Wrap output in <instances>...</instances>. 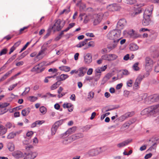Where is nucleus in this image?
Returning a JSON list of instances; mask_svg holds the SVG:
<instances>
[{
	"label": "nucleus",
	"instance_id": "f257e3e1",
	"mask_svg": "<svg viewBox=\"0 0 159 159\" xmlns=\"http://www.w3.org/2000/svg\"><path fill=\"white\" fill-rule=\"evenodd\" d=\"M121 31L120 30H113L110 31L107 34V37L109 39L113 40L114 44L112 45L108 46L109 49H113L115 48L117 45V44L120 38L118 39L120 36Z\"/></svg>",
	"mask_w": 159,
	"mask_h": 159
},
{
	"label": "nucleus",
	"instance_id": "f03ea898",
	"mask_svg": "<svg viewBox=\"0 0 159 159\" xmlns=\"http://www.w3.org/2000/svg\"><path fill=\"white\" fill-rule=\"evenodd\" d=\"M152 12V10L146 9L143 13V19L142 23L144 26L148 25L150 22V17Z\"/></svg>",
	"mask_w": 159,
	"mask_h": 159
},
{
	"label": "nucleus",
	"instance_id": "7ed1b4c3",
	"mask_svg": "<svg viewBox=\"0 0 159 159\" xmlns=\"http://www.w3.org/2000/svg\"><path fill=\"white\" fill-rule=\"evenodd\" d=\"M65 22L61 21L60 19L57 20L53 26H50L49 27L54 32L56 31H59L61 30L63 27Z\"/></svg>",
	"mask_w": 159,
	"mask_h": 159
},
{
	"label": "nucleus",
	"instance_id": "20e7f679",
	"mask_svg": "<svg viewBox=\"0 0 159 159\" xmlns=\"http://www.w3.org/2000/svg\"><path fill=\"white\" fill-rule=\"evenodd\" d=\"M154 95L148 96L147 93H144L141 96L142 100L144 99V102L147 104H149L152 103L156 102V99L154 98Z\"/></svg>",
	"mask_w": 159,
	"mask_h": 159
},
{
	"label": "nucleus",
	"instance_id": "39448f33",
	"mask_svg": "<svg viewBox=\"0 0 159 159\" xmlns=\"http://www.w3.org/2000/svg\"><path fill=\"white\" fill-rule=\"evenodd\" d=\"M70 129H69L65 133L60 135V137L64 139L63 143L67 144L70 143Z\"/></svg>",
	"mask_w": 159,
	"mask_h": 159
},
{
	"label": "nucleus",
	"instance_id": "423d86ee",
	"mask_svg": "<svg viewBox=\"0 0 159 159\" xmlns=\"http://www.w3.org/2000/svg\"><path fill=\"white\" fill-rule=\"evenodd\" d=\"M149 115L154 116L159 112V106L156 105L148 107Z\"/></svg>",
	"mask_w": 159,
	"mask_h": 159
},
{
	"label": "nucleus",
	"instance_id": "0eeeda50",
	"mask_svg": "<svg viewBox=\"0 0 159 159\" xmlns=\"http://www.w3.org/2000/svg\"><path fill=\"white\" fill-rule=\"evenodd\" d=\"M103 16V14L101 12L95 15V16L93 17V25H96L99 24L101 22Z\"/></svg>",
	"mask_w": 159,
	"mask_h": 159
},
{
	"label": "nucleus",
	"instance_id": "6e6552de",
	"mask_svg": "<svg viewBox=\"0 0 159 159\" xmlns=\"http://www.w3.org/2000/svg\"><path fill=\"white\" fill-rule=\"evenodd\" d=\"M127 24V21L125 19L122 18L120 19L117 22L116 28L117 30H120L123 29Z\"/></svg>",
	"mask_w": 159,
	"mask_h": 159
},
{
	"label": "nucleus",
	"instance_id": "1a4fd4ad",
	"mask_svg": "<svg viewBox=\"0 0 159 159\" xmlns=\"http://www.w3.org/2000/svg\"><path fill=\"white\" fill-rule=\"evenodd\" d=\"M145 77L144 75H139L136 79L135 82L133 85V89H137L139 88V85L140 84L141 81L143 78Z\"/></svg>",
	"mask_w": 159,
	"mask_h": 159
},
{
	"label": "nucleus",
	"instance_id": "9d476101",
	"mask_svg": "<svg viewBox=\"0 0 159 159\" xmlns=\"http://www.w3.org/2000/svg\"><path fill=\"white\" fill-rule=\"evenodd\" d=\"M107 8L109 11H114L119 10L120 9V7L118 4L114 3L109 5L108 6Z\"/></svg>",
	"mask_w": 159,
	"mask_h": 159
},
{
	"label": "nucleus",
	"instance_id": "9b49d317",
	"mask_svg": "<svg viewBox=\"0 0 159 159\" xmlns=\"http://www.w3.org/2000/svg\"><path fill=\"white\" fill-rule=\"evenodd\" d=\"M12 155L14 158L17 159L22 158L24 157V154L20 151L18 150L13 152L12 153Z\"/></svg>",
	"mask_w": 159,
	"mask_h": 159
},
{
	"label": "nucleus",
	"instance_id": "f8f14e48",
	"mask_svg": "<svg viewBox=\"0 0 159 159\" xmlns=\"http://www.w3.org/2000/svg\"><path fill=\"white\" fill-rule=\"evenodd\" d=\"M129 73L127 70L125 69L120 70L117 75V79H120L123 77V75H127Z\"/></svg>",
	"mask_w": 159,
	"mask_h": 159
},
{
	"label": "nucleus",
	"instance_id": "ddd939ff",
	"mask_svg": "<svg viewBox=\"0 0 159 159\" xmlns=\"http://www.w3.org/2000/svg\"><path fill=\"white\" fill-rule=\"evenodd\" d=\"M36 152H31L27 154L23 159H34L37 156Z\"/></svg>",
	"mask_w": 159,
	"mask_h": 159
},
{
	"label": "nucleus",
	"instance_id": "4468645a",
	"mask_svg": "<svg viewBox=\"0 0 159 159\" xmlns=\"http://www.w3.org/2000/svg\"><path fill=\"white\" fill-rule=\"evenodd\" d=\"M85 63L87 64L90 63L92 61V56L91 54L87 53L84 57Z\"/></svg>",
	"mask_w": 159,
	"mask_h": 159
},
{
	"label": "nucleus",
	"instance_id": "2eb2a0df",
	"mask_svg": "<svg viewBox=\"0 0 159 159\" xmlns=\"http://www.w3.org/2000/svg\"><path fill=\"white\" fill-rule=\"evenodd\" d=\"M9 104H10L9 103L7 102H5L2 103V104H0V108H4L3 111L2 110L1 111L2 113H0V115L3 114L7 111L8 110L5 108V107L9 105Z\"/></svg>",
	"mask_w": 159,
	"mask_h": 159
},
{
	"label": "nucleus",
	"instance_id": "dca6fc26",
	"mask_svg": "<svg viewBox=\"0 0 159 159\" xmlns=\"http://www.w3.org/2000/svg\"><path fill=\"white\" fill-rule=\"evenodd\" d=\"M87 69V68L85 67L80 68L79 70V72L78 75L80 77L83 76L86 73Z\"/></svg>",
	"mask_w": 159,
	"mask_h": 159
},
{
	"label": "nucleus",
	"instance_id": "f3484780",
	"mask_svg": "<svg viewBox=\"0 0 159 159\" xmlns=\"http://www.w3.org/2000/svg\"><path fill=\"white\" fill-rule=\"evenodd\" d=\"M132 141V140L128 139L120 143L117 145V146L119 148H121L128 145Z\"/></svg>",
	"mask_w": 159,
	"mask_h": 159
},
{
	"label": "nucleus",
	"instance_id": "a211bd4d",
	"mask_svg": "<svg viewBox=\"0 0 159 159\" xmlns=\"http://www.w3.org/2000/svg\"><path fill=\"white\" fill-rule=\"evenodd\" d=\"M89 155L91 156H93L98 155L99 152L97 149H92L89 152Z\"/></svg>",
	"mask_w": 159,
	"mask_h": 159
},
{
	"label": "nucleus",
	"instance_id": "6ab92c4d",
	"mask_svg": "<svg viewBox=\"0 0 159 159\" xmlns=\"http://www.w3.org/2000/svg\"><path fill=\"white\" fill-rule=\"evenodd\" d=\"M30 108L29 107L26 108L22 111V115L24 116H26L28 115L30 112Z\"/></svg>",
	"mask_w": 159,
	"mask_h": 159
},
{
	"label": "nucleus",
	"instance_id": "aec40b11",
	"mask_svg": "<svg viewBox=\"0 0 159 159\" xmlns=\"http://www.w3.org/2000/svg\"><path fill=\"white\" fill-rule=\"evenodd\" d=\"M8 149L11 152L13 151L15 149V146L14 144L12 142L8 143L7 145Z\"/></svg>",
	"mask_w": 159,
	"mask_h": 159
},
{
	"label": "nucleus",
	"instance_id": "412c9836",
	"mask_svg": "<svg viewBox=\"0 0 159 159\" xmlns=\"http://www.w3.org/2000/svg\"><path fill=\"white\" fill-rule=\"evenodd\" d=\"M43 63H40L38 65L36 66L32 69L31 71H37L38 73V71H39V69L41 68L43 66Z\"/></svg>",
	"mask_w": 159,
	"mask_h": 159
},
{
	"label": "nucleus",
	"instance_id": "4be33fe9",
	"mask_svg": "<svg viewBox=\"0 0 159 159\" xmlns=\"http://www.w3.org/2000/svg\"><path fill=\"white\" fill-rule=\"evenodd\" d=\"M138 46L135 43H131L129 45V49L131 51H135L138 49Z\"/></svg>",
	"mask_w": 159,
	"mask_h": 159
},
{
	"label": "nucleus",
	"instance_id": "5701e85b",
	"mask_svg": "<svg viewBox=\"0 0 159 159\" xmlns=\"http://www.w3.org/2000/svg\"><path fill=\"white\" fill-rule=\"evenodd\" d=\"M112 76V75L111 73H108L103 78V79L102 81L104 82L103 84L107 81Z\"/></svg>",
	"mask_w": 159,
	"mask_h": 159
},
{
	"label": "nucleus",
	"instance_id": "b1692460",
	"mask_svg": "<svg viewBox=\"0 0 159 159\" xmlns=\"http://www.w3.org/2000/svg\"><path fill=\"white\" fill-rule=\"evenodd\" d=\"M66 75L61 74L60 76L57 77V80H63L68 77Z\"/></svg>",
	"mask_w": 159,
	"mask_h": 159
},
{
	"label": "nucleus",
	"instance_id": "393cba45",
	"mask_svg": "<svg viewBox=\"0 0 159 159\" xmlns=\"http://www.w3.org/2000/svg\"><path fill=\"white\" fill-rule=\"evenodd\" d=\"M120 107V106L118 105H112L110 106V107L106 110V111L107 112L110 111L112 110H114Z\"/></svg>",
	"mask_w": 159,
	"mask_h": 159
},
{
	"label": "nucleus",
	"instance_id": "a878e982",
	"mask_svg": "<svg viewBox=\"0 0 159 159\" xmlns=\"http://www.w3.org/2000/svg\"><path fill=\"white\" fill-rule=\"evenodd\" d=\"M146 66H148L152 63V60L149 57H147L145 59Z\"/></svg>",
	"mask_w": 159,
	"mask_h": 159
},
{
	"label": "nucleus",
	"instance_id": "bb28decb",
	"mask_svg": "<svg viewBox=\"0 0 159 159\" xmlns=\"http://www.w3.org/2000/svg\"><path fill=\"white\" fill-rule=\"evenodd\" d=\"M57 128V125L54 124L52 125L51 129L52 135H53L55 134Z\"/></svg>",
	"mask_w": 159,
	"mask_h": 159
},
{
	"label": "nucleus",
	"instance_id": "cd10ccee",
	"mask_svg": "<svg viewBox=\"0 0 159 159\" xmlns=\"http://www.w3.org/2000/svg\"><path fill=\"white\" fill-rule=\"evenodd\" d=\"M59 69L61 70L65 71H70V67L66 66H61L59 67Z\"/></svg>",
	"mask_w": 159,
	"mask_h": 159
},
{
	"label": "nucleus",
	"instance_id": "c85d7f7f",
	"mask_svg": "<svg viewBox=\"0 0 159 159\" xmlns=\"http://www.w3.org/2000/svg\"><path fill=\"white\" fill-rule=\"evenodd\" d=\"M129 121L125 122L122 126L121 129H128L129 126L131 125Z\"/></svg>",
	"mask_w": 159,
	"mask_h": 159
},
{
	"label": "nucleus",
	"instance_id": "c756f323",
	"mask_svg": "<svg viewBox=\"0 0 159 159\" xmlns=\"http://www.w3.org/2000/svg\"><path fill=\"white\" fill-rule=\"evenodd\" d=\"M141 114L143 115L147 114L148 116H149L148 107L146 108L142 111L141 112Z\"/></svg>",
	"mask_w": 159,
	"mask_h": 159
},
{
	"label": "nucleus",
	"instance_id": "7c9ffc66",
	"mask_svg": "<svg viewBox=\"0 0 159 159\" xmlns=\"http://www.w3.org/2000/svg\"><path fill=\"white\" fill-rule=\"evenodd\" d=\"M93 126V125H86V126H84L82 128L83 131H87L89 129H90Z\"/></svg>",
	"mask_w": 159,
	"mask_h": 159
},
{
	"label": "nucleus",
	"instance_id": "2f4dec72",
	"mask_svg": "<svg viewBox=\"0 0 159 159\" xmlns=\"http://www.w3.org/2000/svg\"><path fill=\"white\" fill-rule=\"evenodd\" d=\"M52 30L49 27L47 30V33L44 36L43 38L44 39L47 38L50 35Z\"/></svg>",
	"mask_w": 159,
	"mask_h": 159
},
{
	"label": "nucleus",
	"instance_id": "473e14b6",
	"mask_svg": "<svg viewBox=\"0 0 159 159\" xmlns=\"http://www.w3.org/2000/svg\"><path fill=\"white\" fill-rule=\"evenodd\" d=\"M139 64L138 62L135 63L133 66V68L135 71H138L139 70V67L138 66Z\"/></svg>",
	"mask_w": 159,
	"mask_h": 159
},
{
	"label": "nucleus",
	"instance_id": "72a5a7b5",
	"mask_svg": "<svg viewBox=\"0 0 159 159\" xmlns=\"http://www.w3.org/2000/svg\"><path fill=\"white\" fill-rule=\"evenodd\" d=\"M29 53V52L28 51H26L24 52L23 53H22L21 56L20 57H19V59L20 60V59H21L24 57L26 55H27Z\"/></svg>",
	"mask_w": 159,
	"mask_h": 159
},
{
	"label": "nucleus",
	"instance_id": "f704fd0d",
	"mask_svg": "<svg viewBox=\"0 0 159 159\" xmlns=\"http://www.w3.org/2000/svg\"><path fill=\"white\" fill-rule=\"evenodd\" d=\"M30 88L29 87L25 88V90L22 93L21 95L22 96H23L26 95L28 93V92L30 91Z\"/></svg>",
	"mask_w": 159,
	"mask_h": 159
},
{
	"label": "nucleus",
	"instance_id": "c9c22d12",
	"mask_svg": "<svg viewBox=\"0 0 159 159\" xmlns=\"http://www.w3.org/2000/svg\"><path fill=\"white\" fill-rule=\"evenodd\" d=\"M7 52V48H4L2 49L0 52V56H2L6 54Z\"/></svg>",
	"mask_w": 159,
	"mask_h": 159
},
{
	"label": "nucleus",
	"instance_id": "e433bc0d",
	"mask_svg": "<svg viewBox=\"0 0 159 159\" xmlns=\"http://www.w3.org/2000/svg\"><path fill=\"white\" fill-rule=\"evenodd\" d=\"M39 110L40 112L43 114H45L46 112V109L43 106L40 107L39 108Z\"/></svg>",
	"mask_w": 159,
	"mask_h": 159
},
{
	"label": "nucleus",
	"instance_id": "4c0bfd02",
	"mask_svg": "<svg viewBox=\"0 0 159 159\" xmlns=\"http://www.w3.org/2000/svg\"><path fill=\"white\" fill-rule=\"evenodd\" d=\"M80 10L81 11H84L86 10V5L84 4L81 3L80 5Z\"/></svg>",
	"mask_w": 159,
	"mask_h": 159
},
{
	"label": "nucleus",
	"instance_id": "58836bf2",
	"mask_svg": "<svg viewBox=\"0 0 159 159\" xmlns=\"http://www.w3.org/2000/svg\"><path fill=\"white\" fill-rule=\"evenodd\" d=\"M16 136V134L14 132H11L7 136V138L8 139H11L14 138Z\"/></svg>",
	"mask_w": 159,
	"mask_h": 159
},
{
	"label": "nucleus",
	"instance_id": "ea45409f",
	"mask_svg": "<svg viewBox=\"0 0 159 159\" xmlns=\"http://www.w3.org/2000/svg\"><path fill=\"white\" fill-rule=\"evenodd\" d=\"M126 3L129 4H133L136 2V0H125Z\"/></svg>",
	"mask_w": 159,
	"mask_h": 159
},
{
	"label": "nucleus",
	"instance_id": "a19ab883",
	"mask_svg": "<svg viewBox=\"0 0 159 159\" xmlns=\"http://www.w3.org/2000/svg\"><path fill=\"white\" fill-rule=\"evenodd\" d=\"M29 26H25L23 28H21L19 30V32L18 33V34H20L24 32V31L25 30L27 29L28 28Z\"/></svg>",
	"mask_w": 159,
	"mask_h": 159
},
{
	"label": "nucleus",
	"instance_id": "79ce46f5",
	"mask_svg": "<svg viewBox=\"0 0 159 159\" xmlns=\"http://www.w3.org/2000/svg\"><path fill=\"white\" fill-rule=\"evenodd\" d=\"M85 42H84V41L80 42L79 43L77 44L76 46V47L77 48H81L82 46H84L85 45Z\"/></svg>",
	"mask_w": 159,
	"mask_h": 159
},
{
	"label": "nucleus",
	"instance_id": "37998d69",
	"mask_svg": "<svg viewBox=\"0 0 159 159\" xmlns=\"http://www.w3.org/2000/svg\"><path fill=\"white\" fill-rule=\"evenodd\" d=\"M62 106L64 108H68V111L70 112V109H69V108H70V105L69 103H65L63 104Z\"/></svg>",
	"mask_w": 159,
	"mask_h": 159
},
{
	"label": "nucleus",
	"instance_id": "c03bdc74",
	"mask_svg": "<svg viewBox=\"0 0 159 159\" xmlns=\"http://www.w3.org/2000/svg\"><path fill=\"white\" fill-rule=\"evenodd\" d=\"M110 59H111V61L116 59L118 57L117 55L114 54H110Z\"/></svg>",
	"mask_w": 159,
	"mask_h": 159
},
{
	"label": "nucleus",
	"instance_id": "a18cd8bd",
	"mask_svg": "<svg viewBox=\"0 0 159 159\" xmlns=\"http://www.w3.org/2000/svg\"><path fill=\"white\" fill-rule=\"evenodd\" d=\"M0 129L1 130H0V135L4 134H5L7 132V129L5 128L4 127H3V128H2V129Z\"/></svg>",
	"mask_w": 159,
	"mask_h": 159
},
{
	"label": "nucleus",
	"instance_id": "49530a36",
	"mask_svg": "<svg viewBox=\"0 0 159 159\" xmlns=\"http://www.w3.org/2000/svg\"><path fill=\"white\" fill-rule=\"evenodd\" d=\"M63 122V120H58L57 122H56L55 124H54V125H57V127L58 128L59 126L61 125Z\"/></svg>",
	"mask_w": 159,
	"mask_h": 159
},
{
	"label": "nucleus",
	"instance_id": "de8ad7c7",
	"mask_svg": "<svg viewBox=\"0 0 159 159\" xmlns=\"http://www.w3.org/2000/svg\"><path fill=\"white\" fill-rule=\"evenodd\" d=\"M69 7L68 8V9H64L62 11H61L59 13L60 15H61L65 13V14H67L70 12V10L69 9Z\"/></svg>",
	"mask_w": 159,
	"mask_h": 159
},
{
	"label": "nucleus",
	"instance_id": "09e8293b",
	"mask_svg": "<svg viewBox=\"0 0 159 159\" xmlns=\"http://www.w3.org/2000/svg\"><path fill=\"white\" fill-rule=\"evenodd\" d=\"M133 83V80H130L127 82V85L128 87H131L132 86Z\"/></svg>",
	"mask_w": 159,
	"mask_h": 159
},
{
	"label": "nucleus",
	"instance_id": "8fccbe9b",
	"mask_svg": "<svg viewBox=\"0 0 159 159\" xmlns=\"http://www.w3.org/2000/svg\"><path fill=\"white\" fill-rule=\"evenodd\" d=\"M77 139L76 134L70 136V141H73Z\"/></svg>",
	"mask_w": 159,
	"mask_h": 159
},
{
	"label": "nucleus",
	"instance_id": "3c124183",
	"mask_svg": "<svg viewBox=\"0 0 159 159\" xmlns=\"http://www.w3.org/2000/svg\"><path fill=\"white\" fill-rule=\"evenodd\" d=\"M17 85V83H16V84H13L12 85H11L8 88V90L9 91L12 90Z\"/></svg>",
	"mask_w": 159,
	"mask_h": 159
},
{
	"label": "nucleus",
	"instance_id": "603ef678",
	"mask_svg": "<svg viewBox=\"0 0 159 159\" xmlns=\"http://www.w3.org/2000/svg\"><path fill=\"white\" fill-rule=\"evenodd\" d=\"M13 69H12L11 70L7 72L3 76L6 78H7L12 72V71Z\"/></svg>",
	"mask_w": 159,
	"mask_h": 159
},
{
	"label": "nucleus",
	"instance_id": "864d4df0",
	"mask_svg": "<svg viewBox=\"0 0 159 159\" xmlns=\"http://www.w3.org/2000/svg\"><path fill=\"white\" fill-rule=\"evenodd\" d=\"M142 10L140 8H138L135 11L134 13L135 15H137L139 13H140L141 12Z\"/></svg>",
	"mask_w": 159,
	"mask_h": 159
},
{
	"label": "nucleus",
	"instance_id": "5fc2aeb1",
	"mask_svg": "<svg viewBox=\"0 0 159 159\" xmlns=\"http://www.w3.org/2000/svg\"><path fill=\"white\" fill-rule=\"evenodd\" d=\"M30 101L32 102H34L38 99L37 97L34 96H30Z\"/></svg>",
	"mask_w": 159,
	"mask_h": 159
},
{
	"label": "nucleus",
	"instance_id": "6e6d98bb",
	"mask_svg": "<svg viewBox=\"0 0 159 159\" xmlns=\"http://www.w3.org/2000/svg\"><path fill=\"white\" fill-rule=\"evenodd\" d=\"M128 118V117L127 116L126 113L121 116L120 117L121 119L123 120H124Z\"/></svg>",
	"mask_w": 159,
	"mask_h": 159
},
{
	"label": "nucleus",
	"instance_id": "4d7b16f0",
	"mask_svg": "<svg viewBox=\"0 0 159 159\" xmlns=\"http://www.w3.org/2000/svg\"><path fill=\"white\" fill-rule=\"evenodd\" d=\"M94 46V43L93 41H90L89 43L88 47L86 48H84V49H86V48L91 47H93Z\"/></svg>",
	"mask_w": 159,
	"mask_h": 159
},
{
	"label": "nucleus",
	"instance_id": "13d9d810",
	"mask_svg": "<svg viewBox=\"0 0 159 159\" xmlns=\"http://www.w3.org/2000/svg\"><path fill=\"white\" fill-rule=\"evenodd\" d=\"M77 127L75 126H73V127L70 128V134L71 133H74L76 130Z\"/></svg>",
	"mask_w": 159,
	"mask_h": 159
},
{
	"label": "nucleus",
	"instance_id": "bf43d9fd",
	"mask_svg": "<svg viewBox=\"0 0 159 159\" xmlns=\"http://www.w3.org/2000/svg\"><path fill=\"white\" fill-rule=\"evenodd\" d=\"M76 136H77V139L83 137H84V134L82 133H78L76 134H75Z\"/></svg>",
	"mask_w": 159,
	"mask_h": 159
},
{
	"label": "nucleus",
	"instance_id": "052dcab7",
	"mask_svg": "<svg viewBox=\"0 0 159 159\" xmlns=\"http://www.w3.org/2000/svg\"><path fill=\"white\" fill-rule=\"evenodd\" d=\"M100 75L101 74H96L95 76V77L94 79V80L95 81H97L100 78Z\"/></svg>",
	"mask_w": 159,
	"mask_h": 159
},
{
	"label": "nucleus",
	"instance_id": "680f3d73",
	"mask_svg": "<svg viewBox=\"0 0 159 159\" xmlns=\"http://www.w3.org/2000/svg\"><path fill=\"white\" fill-rule=\"evenodd\" d=\"M126 114L128 117H129L132 116L134 114V111H131L126 113Z\"/></svg>",
	"mask_w": 159,
	"mask_h": 159
},
{
	"label": "nucleus",
	"instance_id": "e2e57ef3",
	"mask_svg": "<svg viewBox=\"0 0 159 159\" xmlns=\"http://www.w3.org/2000/svg\"><path fill=\"white\" fill-rule=\"evenodd\" d=\"M58 87L57 86V84L55 83L51 87V89L52 90H53L56 89Z\"/></svg>",
	"mask_w": 159,
	"mask_h": 159
},
{
	"label": "nucleus",
	"instance_id": "0e129e2a",
	"mask_svg": "<svg viewBox=\"0 0 159 159\" xmlns=\"http://www.w3.org/2000/svg\"><path fill=\"white\" fill-rule=\"evenodd\" d=\"M152 155V153H149L146 154L144 157L145 159H148L149 158H150Z\"/></svg>",
	"mask_w": 159,
	"mask_h": 159
},
{
	"label": "nucleus",
	"instance_id": "69168bd1",
	"mask_svg": "<svg viewBox=\"0 0 159 159\" xmlns=\"http://www.w3.org/2000/svg\"><path fill=\"white\" fill-rule=\"evenodd\" d=\"M129 58V54H127L124 56L123 59L125 61H127Z\"/></svg>",
	"mask_w": 159,
	"mask_h": 159
},
{
	"label": "nucleus",
	"instance_id": "338daca9",
	"mask_svg": "<svg viewBox=\"0 0 159 159\" xmlns=\"http://www.w3.org/2000/svg\"><path fill=\"white\" fill-rule=\"evenodd\" d=\"M123 86L122 83L118 84L116 86V89H119L121 88Z\"/></svg>",
	"mask_w": 159,
	"mask_h": 159
},
{
	"label": "nucleus",
	"instance_id": "774afa93",
	"mask_svg": "<svg viewBox=\"0 0 159 159\" xmlns=\"http://www.w3.org/2000/svg\"><path fill=\"white\" fill-rule=\"evenodd\" d=\"M94 93L93 92H90L89 93V95H88V98H93V97H94Z\"/></svg>",
	"mask_w": 159,
	"mask_h": 159
}]
</instances>
